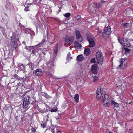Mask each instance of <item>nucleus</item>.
Wrapping results in <instances>:
<instances>
[{
  "label": "nucleus",
  "mask_w": 133,
  "mask_h": 133,
  "mask_svg": "<svg viewBox=\"0 0 133 133\" xmlns=\"http://www.w3.org/2000/svg\"><path fill=\"white\" fill-rule=\"evenodd\" d=\"M102 99L103 105L105 107H108L110 105V99L108 95L104 94L102 96Z\"/></svg>",
  "instance_id": "nucleus-1"
},
{
  "label": "nucleus",
  "mask_w": 133,
  "mask_h": 133,
  "mask_svg": "<svg viewBox=\"0 0 133 133\" xmlns=\"http://www.w3.org/2000/svg\"><path fill=\"white\" fill-rule=\"evenodd\" d=\"M96 58L98 63L100 64H102L103 62L104 57L100 52H97L96 54Z\"/></svg>",
  "instance_id": "nucleus-2"
},
{
  "label": "nucleus",
  "mask_w": 133,
  "mask_h": 133,
  "mask_svg": "<svg viewBox=\"0 0 133 133\" xmlns=\"http://www.w3.org/2000/svg\"><path fill=\"white\" fill-rule=\"evenodd\" d=\"M111 33V31L110 27L108 26L104 29V31L102 33V35L104 38H106L108 37Z\"/></svg>",
  "instance_id": "nucleus-3"
},
{
  "label": "nucleus",
  "mask_w": 133,
  "mask_h": 133,
  "mask_svg": "<svg viewBox=\"0 0 133 133\" xmlns=\"http://www.w3.org/2000/svg\"><path fill=\"white\" fill-rule=\"evenodd\" d=\"M74 37L72 36H67L65 39V44L70 46L73 43Z\"/></svg>",
  "instance_id": "nucleus-4"
},
{
  "label": "nucleus",
  "mask_w": 133,
  "mask_h": 133,
  "mask_svg": "<svg viewBox=\"0 0 133 133\" xmlns=\"http://www.w3.org/2000/svg\"><path fill=\"white\" fill-rule=\"evenodd\" d=\"M30 97L28 96H25L23 99V108L24 109L26 108L30 104L29 99Z\"/></svg>",
  "instance_id": "nucleus-5"
},
{
  "label": "nucleus",
  "mask_w": 133,
  "mask_h": 133,
  "mask_svg": "<svg viewBox=\"0 0 133 133\" xmlns=\"http://www.w3.org/2000/svg\"><path fill=\"white\" fill-rule=\"evenodd\" d=\"M76 38L77 40L79 42H81L82 41V38L79 30H77L75 32Z\"/></svg>",
  "instance_id": "nucleus-6"
},
{
  "label": "nucleus",
  "mask_w": 133,
  "mask_h": 133,
  "mask_svg": "<svg viewBox=\"0 0 133 133\" xmlns=\"http://www.w3.org/2000/svg\"><path fill=\"white\" fill-rule=\"evenodd\" d=\"M103 95L102 94L101 91V88L100 87H98L97 88L96 91V97L97 99H99Z\"/></svg>",
  "instance_id": "nucleus-7"
},
{
  "label": "nucleus",
  "mask_w": 133,
  "mask_h": 133,
  "mask_svg": "<svg viewBox=\"0 0 133 133\" xmlns=\"http://www.w3.org/2000/svg\"><path fill=\"white\" fill-rule=\"evenodd\" d=\"M50 130H52L53 133H61V131L59 129L58 127H54L53 125H52L50 128Z\"/></svg>",
  "instance_id": "nucleus-8"
},
{
  "label": "nucleus",
  "mask_w": 133,
  "mask_h": 133,
  "mask_svg": "<svg viewBox=\"0 0 133 133\" xmlns=\"http://www.w3.org/2000/svg\"><path fill=\"white\" fill-rule=\"evenodd\" d=\"M87 39L89 42V46L90 47L94 46L95 44V43L93 39L90 37H88Z\"/></svg>",
  "instance_id": "nucleus-9"
},
{
  "label": "nucleus",
  "mask_w": 133,
  "mask_h": 133,
  "mask_svg": "<svg viewBox=\"0 0 133 133\" xmlns=\"http://www.w3.org/2000/svg\"><path fill=\"white\" fill-rule=\"evenodd\" d=\"M127 61L125 59H122L121 61L120 64L119 65V67L122 69L124 68L127 64Z\"/></svg>",
  "instance_id": "nucleus-10"
},
{
  "label": "nucleus",
  "mask_w": 133,
  "mask_h": 133,
  "mask_svg": "<svg viewBox=\"0 0 133 133\" xmlns=\"http://www.w3.org/2000/svg\"><path fill=\"white\" fill-rule=\"evenodd\" d=\"M54 61L53 60H50L48 61L47 63L48 67L49 69L53 68L54 66Z\"/></svg>",
  "instance_id": "nucleus-11"
},
{
  "label": "nucleus",
  "mask_w": 133,
  "mask_h": 133,
  "mask_svg": "<svg viewBox=\"0 0 133 133\" xmlns=\"http://www.w3.org/2000/svg\"><path fill=\"white\" fill-rule=\"evenodd\" d=\"M96 66V64H94L92 65L91 69V72L94 74H96L97 72Z\"/></svg>",
  "instance_id": "nucleus-12"
},
{
  "label": "nucleus",
  "mask_w": 133,
  "mask_h": 133,
  "mask_svg": "<svg viewBox=\"0 0 133 133\" xmlns=\"http://www.w3.org/2000/svg\"><path fill=\"white\" fill-rule=\"evenodd\" d=\"M75 47L76 49H79L82 47L81 44L77 41H75L74 43Z\"/></svg>",
  "instance_id": "nucleus-13"
},
{
  "label": "nucleus",
  "mask_w": 133,
  "mask_h": 133,
  "mask_svg": "<svg viewBox=\"0 0 133 133\" xmlns=\"http://www.w3.org/2000/svg\"><path fill=\"white\" fill-rule=\"evenodd\" d=\"M35 74L37 76H41L42 75V70L41 69H37L35 71Z\"/></svg>",
  "instance_id": "nucleus-14"
},
{
  "label": "nucleus",
  "mask_w": 133,
  "mask_h": 133,
  "mask_svg": "<svg viewBox=\"0 0 133 133\" xmlns=\"http://www.w3.org/2000/svg\"><path fill=\"white\" fill-rule=\"evenodd\" d=\"M89 9L92 12H96L94 3L91 4L90 6Z\"/></svg>",
  "instance_id": "nucleus-15"
},
{
  "label": "nucleus",
  "mask_w": 133,
  "mask_h": 133,
  "mask_svg": "<svg viewBox=\"0 0 133 133\" xmlns=\"http://www.w3.org/2000/svg\"><path fill=\"white\" fill-rule=\"evenodd\" d=\"M118 39L120 44L124 46V44H126L127 42L126 39L124 38H123L122 39H121L118 38Z\"/></svg>",
  "instance_id": "nucleus-16"
},
{
  "label": "nucleus",
  "mask_w": 133,
  "mask_h": 133,
  "mask_svg": "<svg viewBox=\"0 0 133 133\" xmlns=\"http://www.w3.org/2000/svg\"><path fill=\"white\" fill-rule=\"evenodd\" d=\"M26 66V65H24L23 63H19L18 65V67L20 69L22 70H25L26 69L25 66Z\"/></svg>",
  "instance_id": "nucleus-17"
},
{
  "label": "nucleus",
  "mask_w": 133,
  "mask_h": 133,
  "mask_svg": "<svg viewBox=\"0 0 133 133\" xmlns=\"http://www.w3.org/2000/svg\"><path fill=\"white\" fill-rule=\"evenodd\" d=\"M90 52L91 51L90 49L88 48H86L84 51V53L86 56L89 55L90 54Z\"/></svg>",
  "instance_id": "nucleus-18"
},
{
  "label": "nucleus",
  "mask_w": 133,
  "mask_h": 133,
  "mask_svg": "<svg viewBox=\"0 0 133 133\" xmlns=\"http://www.w3.org/2000/svg\"><path fill=\"white\" fill-rule=\"evenodd\" d=\"M111 104L112 106L116 107H118L119 105L118 103L113 101H111Z\"/></svg>",
  "instance_id": "nucleus-19"
},
{
  "label": "nucleus",
  "mask_w": 133,
  "mask_h": 133,
  "mask_svg": "<svg viewBox=\"0 0 133 133\" xmlns=\"http://www.w3.org/2000/svg\"><path fill=\"white\" fill-rule=\"evenodd\" d=\"M11 40L13 42L15 41H16V35L15 34H13L11 37Z\"/></svg>",
  "instance_id": "nucleus-20"
},
{
  "label": "nucleus",
  "mask_w": 133,
  "mask_h": 133,
  "mask_svg": "<svg viewBox=\"0 0 133 133\" xmlns=\"http://www.w3.org/2000/svg\"><path fill=\"white\" fill-rule=\"evenodd\" d=\"M74 98L77 103L78 102L79 95L78 94H75L74 97Z\"/></svg>",
  "instance_id": "nucleus-21"
},
{
  "label": "nucleus",
  "mask_w": 133,
  "mask_h": 133,
  "mask_svg": "<svg viewBox=\"0 0 133 133\" xmlns=\"http://www.w3.org/2000/svg\"><path fill=\"white\" fill-rule=\"evenodd\" d=\"M28 65L29 66V68H30L32 70H33L34 67L35 65L34 64V63H30L28 64L27 65H26V66L27 65Z\"/></svg>",
  "instance_id": "nucleus-22"
},
{
  "label": "nucleus",
  "mask_w": 133,
  "mask_h": 133,
  "mask_svg": "<svg viewBox=\"0 0 133 133\" xmlns=\"http://www.w3.org/2000/svg\"><path fill=\"white\" fill-rule=\"evenodd\" d=\"M84 58V57L82 55H79L77 57V59L79 61H82Z\"/></svg>",
  "instance_id": "nucleus-23"
},
{
  "label": "nucleus",
  "mask_w": 133,
  "mask_h": 133,
  "mask_svg": "<svg viewBox=\"0 0 133 133\" xmlns=\"http://www.w3.org/2000/svg\"><path fill=\"white\" fill-rule=\"evenodd\" d=\"M71 56V55L70 53H68L67 55V60L68 61H70L71 59H72V57H70Z\"/></svg>",
  "instance_id": "nucleus-24"
},
{
  "label": "nucleus",
  "mask_w": 133,
  "mask_h": 133,
  "mask_svg": "<svg viewBox=\"0 0 133 133\" xmlns=\"http://www.w3.org/2000/svg\"><path fill=\"white\" fill-rule=\"evenodd\" d=\"M12 44H13V46L14 48L15 49L18 46V44L17 42L16 41H15L14 42H12Z\"/></svg>",
  "instance_id": "nucleus-25"
},
{
  "label": "nucleus",
  "mask_w": 133,
  "mask_h": 133,
  "mask_svg": "<svg viewBox=\"0 0 133 133\" xmlns=\"http://www.w3.org/2000/svg\"><path fill=\"white\" fill-rule=\"evenodd\" d=\"M26 49L28 50V51H31V50L33 49V47L31 46H27L26 45L25 46Z\"/></svg>",
  "instance_id": "nucleus-26"
},
{
  "label": "nucleus",
  "mask_w": 133,
  "mask_h": 133,
  "mask_svg": "<svg viewBox=\"0 0 133 133\" xmlns=\"http://www.w3.org/2000/svg\"><path fill=\"white\" fill-rule=\"evenodd\" d=\"M46 122H45L43 123L42 122L41 123V127L44 128L46 127Z\"/></svg>",
  "instance_id": "nucleus-27"
},
{
  "label": "nucleus",
  "mask_w": 133,
  "mask_h": 133,
  "mask_svg": "<svg viewBox=\"0 0 133 133\" xmlns=\"http://www.w3.org/2000/svg\"><path fill=\"white\" fill-rule=\"evenodd\" d=\"M95 4V6L97 8H99L101 6V4L100 3H98L97 4L96 3H94Z\"/></svg>",
  "instance_id": "nucleus-28"
},
{
  "label": "nucleus",
  "mask_w": 133,
  "mask_h": 133,
  "mask_svg": "<svg viewBox=\"0 0 133 133\" xmlns=\"http://www.w3.org/2000/svg\"><path fill=\"white\" fill-rule=\"evenodd\" d=\"M63 15L65 17L68 18L70 16V14L69 13H66L63 14Z\"/></svg>",
  "instance_id": "nucleus-29"
},
{
  "label": "nucleus",
  "mask_w": 133,
  "mask_h": 133,
  "mask_svg": "<svg viewBox=\"0 0 133 133\" xmlns=\"http://www.w3.org/2000/svg\"><path fill=\"white\" fill-rule=\"evenodd\" d=\"M131 46V44L128 41L126 43V44H124V46H126L127 47H130Z\"/></svg>",
  "instance_id": "nucleus-30"
},
{
  "label": "nucleus",
  "mask_w": 133,
  "mask_h": 133,
  "mask_svg": "<svg viewBox=\"0 0 133 133\" xmlns=\"http://www.w3.org/2000/svg\"><path fill=\"white\" fill-rule=\"evenodd\" d=\"M55 48L54 50V52L55 54H56L58 50V48H57V46L55 45Z\"/></svg>",
  "instance_id": "nucleus-31"
},
{
  "label": "nucleus",
  "mask_w": 133,
  "mask_h": 133,
  "mask_svg": "<svg viewBox=\"0 0 133 133\" xmlns=\"http://www.w3.org/2000/svg\"><path fill=\"white\" fill-rule=\"evenodd\" d=\"M42 54H43V57H44L45 55V53L44 52H42V53H41L39 55V57L41 58L42 57Z\"/></svg>",
  "instance_id": "nucleus-32"
},
{
  "label": "nucleus",
  "mask_w": 133,
  "mask_h": 133,
  "mask_svg": "<svg viewBox=\"0 0 133 133\" xmlns=\"http://www.w3.org/2000/svg\"><path fill=\"white\" fill-rule=\"evenodd\" d=\"M129 25V24L128 23H127L122 24V26L124 27H127V26Z\"/></svg>",
  "instance_id": "nucleus-33"
},
{
  "label": "nucleus",
  "mask_w": 133,
  "mask_h": 133,
  "mask_svg": "<svg viewBox=\"0 0 133 133\" xmlns=\"http://www.w3.org/2000/svg\"><path fill=\"white\" fill-rule=\"evenodd\" d=\"M90 62L93 63H95L96 61L95 58H92L90 61Z\"/></svg>",
  "instance_id": "nucleus-34"
},
{
  "label": "nucleus",
  "mask_w": 133,
  "mask_h": 133,
  "mask_svg": "<svg viewBox=\"0 0 133 133\" xmlns=\"http://www.w3.org/2000/svg\"><path fill=\"white\" fill-rule=\"evenodd\" d=\"M98 78V77H97L95 76L94 77V79L93 80V81L94 82L96 81L97 79Z\"/></svg>",
  "instance_id": "nucleus-35"
},
{
  "label": "nucleus",
  "mask_w": 133,
  "mask_h": 133,
  "mask_svg": "<svg viewBox=\"0 0 133 133\" xmlns=\"http://www.w3.org/2000/svg\"><path fill=\"white\" fill-rule=\"evenodd\" d=\"M57 109H52L51 110V111L52 112H56L57 111Z\"/></svg>",
  "instance_id": "nucleus-36"
},
{
  "label": "nucleus",
  "mask_w": 133,
  "mask_h": 133,
  "mask_svg": "<svg viewBox=\"0 0 133 133\" xmlns=\"http://www.w3.org/2000/svg\"><path fill=\"white\" fill-rule=\"evenodd\" d=\"M45 41V40L44 39H43L42 41H41V42L38 45H42L43 43Z\"/></svg>",
  "instance_id": "nucleus-37"
},
{
  "label": "nucleus",
  "mask_w": 133,
  "mask_h": 133,
  "mask_svg": "<svg viewBox=\"0 0 133 133\" xmlns=\"http://www.w3.org/2000/svg\"><path fill=\"white\" fill-rule=\"evenodd\" d=\"M26 11H28L30 10V9H29V7H27L25 8L24 9Z\"/></svg>",
  "instance_id": "nucleus-38"
},
{
  "label": "nucleus",
  "mask_w": 133,
  "mask_h": 133,
  "mask_svg": "<svg viewBox=\"0 0 133 133\" xmlns=\"http://www.w3.org/2000/svg\"><path fill=\"white\" fill-rule=\"evenodd\" d=\"M124 50L126 52H128L129 51V50L128 48H124Z\"/></svg>",
  "instance_id": "nucleus-39"
},
{
  "label": "nucleus",
  "mask_w": 133,
  "mask_h": 133,
  "mask_svg": "<svg viewBox=\"0 0 133 133\" xmlns=\"http://www.w3.org/2000/svg\"><path fill=\"white\" fill-rule=\"evenodd\" d=\"M35 130H36V129L35 128H34L33 127L31 129V130L32 131L34 132L35 131Z\"/></svg>",
  "instance_id": "nucleus-40"
},
{
  "label": "nucleus",
  "mask_w": 133,
  "mask_h": 133,
  "mask_svg": "<svg viewBox=\"0 0 133 133\" xmlns=\"http://www.w3.org/2000/svg\"><path fill=\"white\" fill-rule=\"evenodd\" d=\"M17 85L18 86H22V83H20V82L19 83L17 84Z\"/></svg>",
  "instance_id": "nucleus-41"
},
{
  "label": "nucleus",
  "mask_w": 133,
  "mask_h": 133,
  "mask_svg": "<svg viewBox=\"0 0 133 133\" xmlns=\"http://www.w3.org/2000/svg\"><path fill=\"white\" fill-rule=\"evenodd\" d=\"M106 2V1H104V0H101V2L102 3H105Z\"/></svg>",
  "instance_id": "nucleus-42"
},
{
  "label": "nucleus",
  "mask_w": 133,
  "mask_h": 133,
  "mask_svg": "<svg viewBox=\"0 0 133 133\" xmlns=\"http://www.w3.org/2000/svg\"><path fill=\"white\" fill-rule=\"evenodd\" d=\"M22 43L23 44H24V45L25 44V42L24 41H23V42H22Z\"/></svg>",
  "instance_id": "nucleus-43"
},
{
  "label": "nucleus",
  "mask_w": 133,
  "mask_h": 133,
  "mask_svg": "<svg viewBox=\"0 0 133 133\" xmlns=\"http://www.w3.org/2000/svg\"><path fill=\"white\" fill-rule=\"evenodd\" d=\"M98 31H99V33H103V32H102L101 30H99Z\"/></svg>",
  "instance_id": "nucleus-44"
},
{
  "label": "nucleus",
  "mask_w": 133,
  "mask_h": 133,
  "mask_svg": "<svg viewBox=\"0 0 133 133\" xmlns=\"http://www.w3.org/2000/svg\"><path fill=\"white\" fill-rule=\"evenodd\" d=\"M34 50H33L32 51V53H34V54H35V52H34Z\"/></svg>",
  "instance_id": "nucleus-45"
},
{
  "label": "nucleus",
  "mask_w": 133,
  "mask_h": 133,
  "mask_svg": "<svg viewBox=\"0 0 133 133\" xmlns=\"http://www.w3.org/2000/svg\"><path fill=\"white\" fill-rule=\"evenodd\" d=\"M109 133H112V132H109Z\"/></svg>",
  "instance_id": "nucleus-46"
},
{
  "label": "nucleus",
  "mask_w": 133,
  "mask_h": 133,
  "mask_svg": "<svg viewBox=\"0 0 133 133\" xmlns=\"http://www.w3.org/2000/svg\"><path fill=\"white\" fill-rule=\"evenodd\" d=\"M1 78H0V81L1 80Z\"/></svg>",
  "instance_id": "nucleus-47"
},
{
  "label": "nucleus",
  "mask_w": 133,
  "mask_h": 133,
  "mask_svg": "<svg viewBox=\"0 0 133 133\" xmlns=\"http://www.w3.org/2000/svg\"><path fill=\"white\" fill-rule=\"evenodd\" d=\"M59 78H56V79H58Z\"/></svg>",
  "instance_id": "nucleus-48"
}]
</instances>
